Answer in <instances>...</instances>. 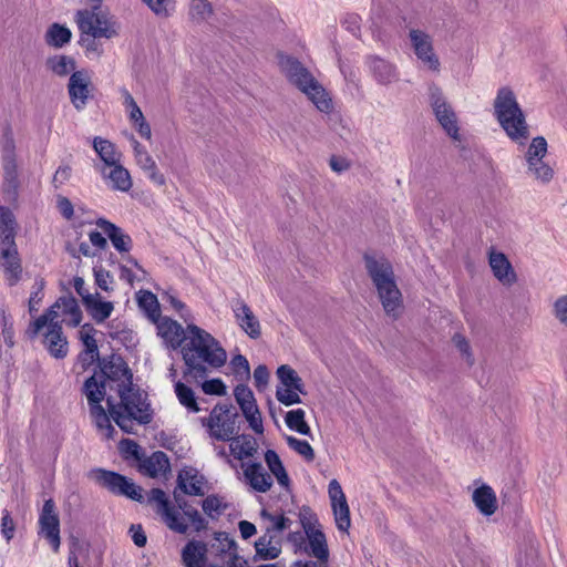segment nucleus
<instances>
[{"label": "nucleus", "mask_w": 567, "mask_h": 567, "mask_svg": "<svg viewBox=\"0 0 567 567\" xmlns=\"http://www.w3.org/2000/svg\"><path fill=\"white\" fill-rule=\"evenodd\" d=\"M109 272H106L104 269H95V282L96 285L102 289L107 291L109 290V284H107Z\"/></svg>", "instance_id": "nucleus-61"}, {"label": "nucleus", "mask_w": 567, "mask_h": 567, "mask_svg": "<svg viewBox=\"0 0 567 567\" xmlns=\"http://www.w3.org/2000/svg\"><path fill=\"white\" fill-rule=\"evenodd\" d=\"M210 439L227 442L239 433V414L230 404H216L209 415L202 421Z\"/></svg>", "instance_id": "nucleus-7"}, {"label": "nucleus", "mask_w": 567, "mask_h": 567, "mask_svg": "<svg viewBox=\"0 0 567 567\" xmlns=\"http://www.w3.org/2000/svg\"><path fill=\"white\" fill-rule=\"evenodd\" d=\"M118 450L124 458H134L136 461H141L138 445L135 442L124 440L120 443Z\"/></svg>", "instance_id": "nucleus-53"}, {"label": "nucleus", "mask_w": 567, "mask_h": 567, "mask_svg": "<svg viewBox=\"0 0 567 567\" xmlns=\"http://www.w3.org/2000/svg\"><path fill=\"white\" fill-rule=\"evenodd\" d=\"M85 395L96 425L113 437L112 419L122 430L132 432L136 423L148 422V404L134 388L132 375L121 357L103 362L100 371L85 382Z\"/></svg>", "instance_id": "nucleus-1"}, {"label": "nucleus", "mask_w": 567, "mask_h": 567, "mask_svg": "<svg viewBox=\"0 0 567 567\" xmlns=\"http://www.w3.org/2000/svg\"><path fill=\"white\" fill-rule=\"evenodd\" d=\"M265 462L271 474L277 478L278 483L281 486H288L289 478L278 454L271 450L267 451L265 454Z\"/></svg>", "instance_id": "nucleus-39"}, {"label": "nucleus", "mask_w": 567, "mask_h": 567, "mask_svg": "<svg viewBox=\"0 0 567 567\" xmlns=\"http://www.w3.org/2000/svg\"><path fill=\"white\" fill-rule=\"evenodd\" d=\"M150 501L154 504L156 513L159 516L171 507L164 492L161 489H152L150 493Z\"/></svg>", "instance_id": "nucleus-51"}, {"label": "nucleus", "mask_w": 567, "mask_h": 567, "mask_svg": "<svg viewBox=\"0 0 567 567\" xmlns=\"http://www.w3.org/2000/svg\"><path fill=\"white\" fill-rule=\"evenodd\" d=\"M161 517L169 529L181 534H186L190 526L196 530L204 527L203 519L198 513L189 507L179 511L171 506Z\"/></svg>", "instance_id": "nucleus-11"}, {"label": "nucleus", "mask_w": 567, "mask_h": 567, "mask_svg": "<svg viewBox=\"0 0 567 567\" xmlns=\"http://www.w3.org/2000/svg\"><path fill=\"white\" fill-rule=\"evenodd\" d=\"M58 208L60 213L68 219L72 218L73 216V206L71 202L65 197H60L58 199Z\"/></svg>", "instance_id": "nucleus-60"}, {"label": "nucleus", "mask_w": 567, "mask_h": 567, "mask_svg": "<svg viewBox=\"0 0 567 567\" xmlns=\"http://www.w3.org/2000/svg\"><path fill=\"white\" fill-rule=\"evenodd\" d=\"M68 89L73 106L83 109L93 91L91 76L85 71L73 72Z\"/></svg>", "instance_id": "nucleus-17"}, {"label": "nucleus", "mask_w": 567, "mask_h": 567, "mask_svg": "<svg viewBox=\"0 0 567 567\" xmlns=\"http://www.w3.org/2000/svg\"><path fill=\"white\" fill-rule=\"evenodd\" d=\"M276 377L279 381L276 390L277 400L285 405L300 403V394H306V390L298 372L289 364H281L276 371Z\"/></svg>", "instance_id": "nucleus-8"}, {"label": "nucleus", "mask_w": 567, "mask_h": 567, "mask_svg": "<svg viewBox=\"0 0 567 567\" xmlns=\"http://www.w3.org/2000/svg\"><path fill=\"white\" fill-rule=\"evenodd\" d=\"M40 318L47 319L60 326L61 322H65L70 326H76L82 319V311L72 297L60 298L51 309Z\"/></svg>", "instance_id": "nucleus-12"}, {"label": "nucleus", "mask_w": 567, "mask_h": 567, "mask_svg": "<svg viewBox=\"0 0 567 567\" xmlns=\"http://www.w3.org/2000/svg\"><path fill=\"white\" fill-rule=\"evenodd\" d=\"M487 258L491 271L501 285L512 287L517 282V274L503 251L492 247L487 252Z\"/></svg>", "instance_id": "nucleus-15"}, {"label": "nucleus", "mask_w": 567, "mask_h": 567, "mask_svg": "<svg viewBox=\"0 0 567 567\" xmlns=\"http://www.w3.org/2000/svg\"><path fill=\"white\" fill-rule=\"evenodd\" d=\"M227 442H229L230 454L239 461L254 456L258 450L256 440L249 435H239L238 433Z\"/></svg>", "instance_id": "nucleus-26"}, {"label": "nucleus", "mask_w": 567, "mask_h": 567, "mask_svg": "<svg viewBox=\"0 0 567 567\" xmlns=\"http://www.w3.org/2000/svg\"><path fill=\"white\" fill-rule=\"evenodd\" d=\"M363 264L384 315L392 320L399 319L404 302L391 260L384 255L369 251L363 255Z\"/></svg>", "instance_id": "nucleus-2"}, {"label": "nucleus", "mask_w": 567, "mask_h": 567, "mask_svg": "<svg viewBox=\"0 0 567 567\" xmlns=\"http://www.w3.org/2000/svg\"><path fill=\"white\" fill-rule=\"evenodd\" d=\"M221 507L223 502L216 496H208L203 503L204 511L209 515L218 513Z\"/></svg>", "instance_id": "nucleus-57"}, {"label": "nucleus", "mask_w": 567, "mask_h": 567, "mask_svg": "<svg viewBox=\"0 0 567 567\" xmlns=\"http://www.w3.org/2000/svg\"><path fill=\"white\" fill-rule=\"evenodd\" d=\"M262 516L269 518V520L271 522V526L267 527V528H270V532L275 530V529H277V530L285 529V527H286V525H285L286 519L282 516L272 517L269 514H267L266 512L262 513Z\"/></svg>", "instance_id": "nucleus-62"}, {"label": "nucleus", "mask_w": 567, "mask_h": 567, "mask_svg": "<svg viewBox=\"0 0 567 567\" xmlns=\"http://www.w3.org/2000/svg\"><path fill=\"white\" fill-rule=\"evenodd\" d=\"M16 526L12 518L9 515L2 517L1 522V533L9 542L13 537Z\"/></svg>", "instance_id": "nucleus-59"}, {"label": "nucleus", "mask_w": 567, "mask_h": 567, "mask_svg": "<svg viewBox=\"0 0 567 567\" xmlns=\"http://www.w3.org/2000/svg\"><path fill=\"white\" fill-rule=\"evenodd\" d=\"M451 344L457 352L460 360L466 367H473L476 362L474 349L470 338L463 332H455L451 338Z\"/></svg>", "instance_id": "nucleus-29"}, {"label": "nucleus", "mask_w": 567, "mask_h": 567, "mask_svg": "<svg viewBox=\"0 0 567 567\" xmlns=\"http://www.w3.org/2000/svg\"><path fill=\"white\" fill-rule=\"evenodd\" d=\"M74 21L87 50L95 51L94 39H112L117 35V25L106 10L100 7L84 8L75 13Z\"/></svg>", "instance_id": "nucleus-5"}, {"label": "nucleus", "mask_w": 567, "mask_h": 567, "mask_svg": "<svg viewBox=\"0 0 567 567\" xmlns=\"http://www.w3.org/2000/svg\"><path fill=\"white\" fill-rule=\"evenodd\" d=\"M83 303L86 311L96 321H104L113 311V303L106 301L99 293H86L83 296Z\"/></svg>", "instance_id": "nucleus-25"}, {"label": "nucleus", "mask_w": 567, "mask_h": 567, "mask_svg": "<svg viewBox=\"0 0 567 567\" xmlns=\"http://www.w3.org/2000/svg\"><path fill=\"white\" fill-rule=\"evenodd\" d=\"M34 331L43 337V342L55 358H63L68 352V342L62 336L61 326L38 318L33 323Z\"/></svg>", "instance_id": "nucleus-10"}, {"label": "nucleus", "mask_w": 567, "mask_h": 567, "mask_svg": "<svg viewBox=\"0 0 567 567\" xmlns=\"http://www.w3.org/2000/svg\"><path fill=\"white\" fill-rule=\"evenodd\" d=\"M181 353L189 374H203L208 368L217 369L227 361V352L208 332L196 326H188L186 342Z\"/></svg>", "instance_id": "nucleus-3"}, {"label": "nucleus", "mask_w": 567, "mask_h": 567, "mask_svg": "<svg viewBox=\"0 0 567 567\" xmlns=\"http://www.w3.org/2000/svg\"><path fill=\"white\" fill-rule=\"evenodd\" d=\"M270 379L269 370L266 365H258L254 371L255 385L258 390L265 389Z\"/></svg>", "instance_id": "nucleus-56"}, {"label": "nucleus", "mask_w": 567, "mask_h": 567, "mask_svg": "<svg viewBox=\"0 0 567 567\" xmlns=\"http://www.w3.org/2000/svg\"><path fill=\"white\" fill-rule=\"evenodd\" d=\"M432 109L435 114L436 121L453 141L461 142L462 135L460 132L457 115L447 101L441 96H434Z\"/></svg>", "instance_id": "nucleus-14"}, {"label": "nucleus", "mask_w": 567, "mask_h": 567, "mask_svg": "<svg viewBox=\"0 0 567 567\" xmlns=\"http://www.w3.org/2000/svg\"><path fill=\"white\" fill-rule=\"evenodd\" d=\"M140 462L141 471L152 477L164 475L169 468L168 460L162 452H155L150 457Z\"/></svg>", "instance_id": "nucleus-32"}, {"label": "nucleus", "mask_w": 567, "mask_h": 567, "mask_svg": "<svg viewBox=\"0 0 567 567\" xmlns=\"http://www.w3.org/2000/svg\"><path fill=\"white\" fill-rule=\"evenodd\" d=\"M281 538L271 534L270 528L255 543L257 556L265 560L276 559L281 553Z\"/></svg>", "instance_id": "nucleus-24"}, {"label": "nucleus", "mask_w": 567, "mask_h": 567, "mask_svg": "<svg viewBox=\"0 0 567 567\" xmlns=\"http://www.w3.org/2000/svg\"><path fill=\"white\" fill-rule=\"evenodd\" d=\"M202 389L206 394L225 395L227 393L226 385L219 379L205 381Z\"/></svg>", "instance_id": "nucleus-54"}, {"label": "nucleus", "mask_w": 567, "mask_h": 567, "mask_svg": "<svg viewBox=\"0 0 567 567\" xmlns=\"http://www.w3.org/2000/svg\"><path fill=\"white\" fill-rule=\"evenodd\" d=\"M303 528L308 542L305 550L318 559V561L311 563L322 564L327 567L326 561L329 557V549L324 534L311 523L303 524Z\"/></svg>", "instance_id": "nucleus-19"}, {"label": "nucleus", "mask_w": 567, "mask_h": 567, "mask_svg": "<svg viewBox=\"0 0 567 567\" xmlns=\"http://www.w3.org/2000/svg\"><path fill=\"white\" fill-rule=\"evenodd\" d=\"M178 488L188 495L204 496L210 489L208 481L194 467H185L178 474Z\"/></svg>", "instance_id": "nucleus-20"}, {"label": "nucleus", "mask_w": 567, "mask_h": 567, "mask_svg": "<svg viewBox=\"0 0 567 567\" xmlns=\"http://www.w3.org/2000/svg\"><path fill=\"white\" fill-rule=\"evenodd\" d=\"M234 396H235L237 404L240 408V411L246 410L250 406L252 408V406L257 405V402H256L252 391L244 384H239L235 388Z\"/></svg>", "instance_id": "nucleus-45"}, {"label": "nucleus", "mask_w": 567, "mask_h": 567, "mask_svg": "<svg viewBox=\"0 0 567 567\" xmlns=\"http://www.w3.org/2000/svg\"><path fill=\"white\" fill-rule=\"evenodd\" d=\"M286 423L291 430H296L297 432L308 435L310 433V427L305 421V412L300 409L289 411L286 414Z\"/></svg>", "instance_id": "nucleus-44"}, {"label": "nucleus", "mask_w": 567, "mask_h": 567, "mask_svg": "<svg viewBox=\"0 0 567 567\" xmlns=\"http://www.w3.org/2000/svg\"><path fill=\"white\" fill-rule=\"evenodd\" d=\"M138 306L147 317L156 322L159 319V303L155 295L150 291H140L136 296Z\"/></svg>", "instance_id": "nucleus-37"}, {"label": "nucleus", "mask_w": 567, "mask_h": 567, "mask_svg": "<svg viewBox=\"0 0 567 567\" xmlns=\"http://www.w3.org/2000/svg\"><path fill=\"white\" fill-rule=\"evenodd\" d=\"M175 393L181 404L186 406L190 412H199V406L195 396L194 391L186 386L184 383L178 382L175 385Z\"/></svg>", "instance_id": "nucleus-43"}, {"label": "nucleus", "mask_w": 567, "mask_h": 567, "mask_svg": "<svg viewBox=\"0 0 567 567\" xmlns=\"http://www.w3.org/2000/svg\"><path fill=\"white\" fill-rule=\"evenodd\" d=\"M277 64L287 81L303 94L316 110L326 114L333 111L334 105L330 92L298 58L278 52Z\"/></svg>", "instance_id": "nucleus-4"}, {"label": "nucleus", "mask_w": 567, "mask_h": 567, "mask_svg": "<svg viewBox=\"0 0 567 567\" xmlns=\"http://www.w3.org/2000/svg\"><path fill=\"white\" fill-rule=\"evenodd\" d=\"M17 221L13 213L0 207V247L14 246Z\"/></svg>", "instance_id": "nucleus-30"}, {"label": "nucleus", "mask_w": 567, "mask_h": 567, "mask_svg": "<svg viewBox=\"0 0 567 567\" xmlns=\"http://www.w3.org/2000/svg\"><path fill=\"white\" fill-rule=\"evenodd\" d=\"M244 477L249 486L260 493L267 492L271 485V476L265 472L259 463L243 464Z\"/></svg>", "instance_id": "nucleus-22"}, {"label": "nucleus", "mask_w": 567, "mask_h": 567, "mask_svg": "<svg viewBox=\"0 0 567 567\" xmlns=\"http://www.w3.org/2000/svg\"><path fill=\"white\" fill-rule=\"evenodd\" d=\"M556 319L567 327V295L560 296L554 303Z\"/></svg>", "instance_id": "nucleus-55"}, {"label": "nucleus", "mask_w": 567, "mask_h": 567, "mask_svg": "<svg viewBox=\"0 0 567 567\" xmlns=\"http://www.w3.org/2000/svg\"><path fill=\"white\" fill-rule=\"evenodd\" d=\"M410 41L415 55L430 70H437L440 62L434 53L432 39L421 30L410 31Z\"/></svg>", "instance_id": "nucleus-16"}, {"label": "nucleus", "mask_w": 567, "mask_h": 567, "mask_svg": "<svg viewBox=\"0 0 567 567\" xmlns=\"http://www.w3.org/2000/svg\"><path fill=\"white\" fill-rule=\"evenodd\" d=\"M241 413L245 420L247 421L249 427L256 434L264 433L262 416L258 405L243 410Z\"/></svg>", "instance_id": "nucleus-46"}, {"label": "nucleus", "mask_w": 567, "mask_h": 567, "mask_svg": "<svg viewBox=\"0 0 567 567\" xmlns=\"http://www.w3.org/2000/svg\"><path fill=\"white\" fill-rule=\"evenodd\" d=\"M41 532L45 538L50 540L53 549L56 551L60 546L59 536V517L55 512L54 503L49 499L44 503L42 514L40 516Z\"/></svg>", "instance_id": "nucleus-21"}, {"label": "nucleus", "mask_w": 567, "mask_h": 567, "mask_svg": "<svg viewBox=\"0 0 567 567\" xmlns=\"http://www.w3.org/2000/svg\"><path fill=\"white\" fill-rule=\"evenodd\" d=\"M239 530H240V534L241 536L247 539L249 537H251L255 533H256V527L254 524L247 522V520H241L239 523Z\"/></svg>", "instance_id": "nucleus-63"}, {"label": "nucleus", "mask_w": 567, "mask_h": 567, "mask_svg": "<svg viewBox=\"0 0 567 567\" xmlns=\"http://www.w3.org/2000/svg\"><path fill=\"white\" fill-rule=\"evenodd\" d=\"M1 265L11 281H17L21 274V265L14 246L1 247Z\"/></svg>", "instance_id": "nucleus-33"}, {"label": "nucleus", "mask_w": 567, "mask_h": 567, "mask_svg": "<svg viewBox=\"0 0 567 567\" xmlns=\"http://www.w3.org/2000/svg\"><path fill=\"white\" fill-rule=\"evenodd\" d=\"M183 560L186 567H205L206 546L199 542H189L183 549Z\"/></svg>", "instance_id": "nucleus-34"}, {"label": "nucleus", "mask_w": 567, "mask_h": 567, "mask_svg": "<svg viewBox=\"0 0 567 567\" xmlns=\"http://www.w3.org/2000/svg\"><path fill=\"white\" fill-rule=\"evenodd\" d=\"M157 323V330L158 334L173 348L176 349L177 347L183 346L186 342L187 334H185V331L183 327L177 323L176 321L168 319V318H162L156 321Z\"/></svg>", "instance_id": "nucleus-23"}, {"label": "nucleus", "mask_w": 567, "mask_h": 567, "mask_svg": "<svg viewBox=\"0 0 567 567\" xmlns=\"http://www.w3.org/2000/svg\"><path fill=\"white\" fill-rule=\"evenodd\" d=\"M471 502L483 517H492L501 508L497 492L489 483L477 480L471 488Z\"/></svg>", "instance_id": "nucleus-9"}, {"label": "nucleus", "mask_w": 567, "mask_h": 567, "mask_svg": "<svg viewBox=\"0 0 567 567\" xmlns=\"http://www.w3.org/2000/svg\"><path fill=\"white\" fill-rule=\"evenodd\" d=\"M288 445L296 451L298 454L303 456L308 461H312L315 457V453L312 447L306 441H300L296 437L288 436L287 437Z\"/></svg>", "instance_id": "nucleus-48"}, {"label": "nucleus", "mask_w": 567, "mask_h": 567, "mask_svg": "<svg viewBox=\"0 0 567 567\" xmlns=\"http://www.w3.org/2000/svg\"><path fill=\"white\" fill-rule=\"evenodd\" d=\"M136 163L141 165L144 169H154L156 167L155 161L153 159L150 153H146L142 157L137 158Z\"/></svg>", "instance_id": "nucleus-64"}, {"label": "nucleus", "mask_w": 567, "mask_h": 567, "mask_svg": "<svg viewBox=\"0 0 567 567\" xmlns=\"http://www.w3.org/2000/svg\"><path fill=\"white\" fill-rule=\"evenodd\" d=\"M528 169L534 174L537 179L548 182L553 178L554 172L549 165L543 161L535 162V165H528Z\"/></svg>", "instance_id": "nucleus-50"}, {"label": "nucleus", "mask_w": 567, "mask_h": 567, "mask_svg": "<svg viewBox=\"0 0 567 567\" xmlns=\"http://www.w3.org/2000/svg\"><path fill=\"white\" fill-rule=\"evenodd\" d=\"M100 336L101 333L96 329H94L90 323L83 324L80 329V339L85 346L86 355L89 357L87 360H90L91 362L99 358L97 337Z\"/></svg>", "instance_id": "nucleus-36"}, {"label": "nucleus", "mask_w": 567, "mask_h": 567, "mask_svg": "<svg viewBox=\"0 0 567 567\" xmlns=\"http://www.w3.org/2000/svg\"><path fill=\"white\" fill-rule=\"evenodd\" d=\"M71 37L72 32L69 28L54 23L48 29L45 40L48 44L54 48H61L71 40Z\"/></svg>", "instance_id": "nucleus-38"}, {"label": "nucleus", "mask_w": 567, "mask_h": 567, "mask_svg": "<svg viewBox=\"0 0 567 567\" xmlns=\"http://www.w3.org/2000/svg\"><path fill=\"white\" fill-rule=\"evenodd\" d=\"M123 107L132 128L144 140H152V127L146 120L143 111L135 99L125 93L123 96Z\"/></svg>", "instance_id": "nucleus-18"}, {"label": "nucleus", "mask_w": 567, "mask_h": 567, "mask_svg": "<svg viewBox=\"0 0 567 567\" xmlns=\"http://www.w3.org/2000/svg\"><path fill=\"white\" fill-rule=\"evenodd\" d=\"M192 13L199 19H207L210 17L213 9L207 0H193L190 4Z\"/></svg>", "instance_id": "nucleus-52"}, {"label": "nucleus", "mask_w": 567, "mask_h": 567, "mask_svg": "<svg viewBox=\"0 0 567 567\" xmlns=\"http://www.w3.org/2000/svg\"><path fill=\"white\" fill-rule=\"evenodd\" d=\"M156 17L167 18L175 0H141Z\"/></svg>", "instance_id": "nucleus-47"}, {"label": "nucleus", "mask_w": 567, "mask_h": 567, "mask_svg": "<svg viewBox=\"0 0 567 567\" xmlns=\"http://www.w3.org/2000/svg\"><path fill=\"white\" fill-rule=\"evenodd\" d=\"M494 111L498 123L509 138L520 141L528 137V125L525 115L511 89L504 87L498 91L494 102Z\"/></svg>", "instance_id": "nucleus-6"}, {"label": "nucleus", "mask_w": 567, "mask_h": 567, "mask_svg": "<svg viewBox=\"0 0 567 567\" xmlns=\"http://www.w3.org/2000/svg\"><path fill=\"white\" fill-rule=\"evenodd\" d=\"M548 150L547 141L543 136L534 137L527 148L525 158L528 165L543 161Z\"/></svg>", "instance_id": "nucleus-41"}, {"label": "nucleus", "mask_w": 567, "mask_h": 567, "mask_svg": "<svg viewBox=\"0 0 567 567\" xmlns=\"http://www.w3.org/2000/svg\"><path fill=\"white\" fill-rule=\"evenodd\" d=\"M230 367L234 371V373L240 379V380H244V379H248L249 375H250V369H249V364H248V361L246 360L245 357L238 354L236 357L233 358L231 362H230Z\"/></svg>", "instance_id": "nucleus-49"}, {"label": "nucleus", "mask_w": 567, "mask_h": 567, "mask_svg": "<svg viewBox=\"0 0 567 567\" xmlns=\"http://www.w3.org/2000/svg\"><path fill=\"white\" fill-rule=\"evenodd\" d=\"M103 481L113 491L124 494L133 499L141 498V489L136 487L133 482L126 480L125 477L118 474L111 472L104 473Z\"/></svg>", "instance_id": "nucleus-28"}, {"label": "nucleus", "mask_w": 567, "mask_h": 567, "mask_svg": "<svg viewBox=\"0 0 567 567\" xmlns=\"http://www.w3.org/2000/svg\"><path fill=\"white\" fill-rule=\"evenodd\" d=\"M237 320L240 328L252 339H258L261 336V327L259 320L246 305L241 306L237 313Z\"/></svg>", "instance_id": "nucleus-31"}, {"label": "nucleus", "mask_w": 567, "mask_h": 567, "mask_svg": "<svg viewBox=\"0 0 567 567\" xmlns=\"http://www.w3.org/2000/svg\"><path fill=\"white\" fill-rule=\"evenodd\" d=\"M93 148L100 158L104 162L105 167L121 162V153L114 143L103 137H95Z\"/></svg>", "instance_id": "nucleus-35"}, {"label": "nucleus", "mask_w": 567, "mask_h": 567, "mask_svg": "<svg viewBox=\"0 0 567 567\" xmlns=\"http://www.w3.org/2000/svg\"><path fill=\"white\" fill-rule=\"evenodd\" d=\"M331 169L336 173H342L350 167V163L342 156H332L329 161Z\"/></svg>", "instance_id": "nucleus-58"}, {"label": "nucleus", "mask_w": 567, "mask_h": 567, "mask_svg": "<svg viewBox=\"0 0 567 567\" xmlns=\"http://www.w3.org/2000/svg\"><path fill=\"white\" fill-rule=\"evenodd\" d=\"M99 227L110 237L116 249L122 251H126L128 249L130 238L116 226L106 220H100Z\"/></svg>", "instance_id": "nucleus-40"}, {"label": "nucleus", "mask_w": 567, "mask_h": 567, "mask_svg": "<svg viewBox=\"0 0 567 567\" xmlns=\"http://www.w3.org/2000/svg\"><path fill=\"white\" fill-rule=\"evenodd\" d=\"M328 496L337 527L341 532H348L351 526L350 508L347 496L337 480L330 481Z\"/></svg>", "instance_id": "nucleus-13"}, {"label": "nucleus", "mask_w": 567, "mask_h": 567, "mask_svg": "<svg viewBox=\"0 0 567 567\" xmlns=\"http://www.w3.org/2000/svg\"><path fill=\"white\" fill-rule=\"evenodd\" d=\"M47 64L50 71L59 76H65L75 68L73 59L65 55H54L48 60Z\"/></svg>", "instance_id": "nucleus-42"}, {"label": "nucleus", "mask_w": 567, "mask_h": 567, "mask_svg": "<svg viewBox=\"0 0 567 567\" xmlns=\"http://www.w3.org/2000/svg\"><path fill=\"white\" fill-rule=\"evenodd\" d=\"M103 174L117 190L127 192L133 185L130 172L121 165V162L104 167Z\"/></svg>", "instance_id": "nucleus-27"}]
</instances>
